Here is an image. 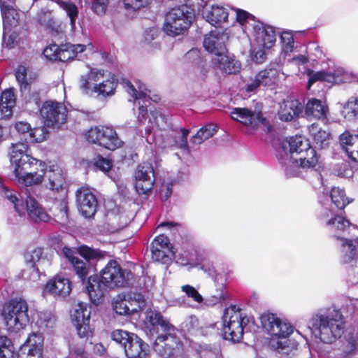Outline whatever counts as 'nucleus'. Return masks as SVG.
I'll return each instance as SVG.
<instances>
[{
  "instance_id": "obj_4",
  "label": "nucleus",
  "mask_w": 358,
  "mask_h": 358,
  "mask_svg": "<svg viewBox=\"0 0 358 358\" xmlns=\"http://www.w3.org/2000/svg\"><path fill=\"white\" fill-rule=\"evenodd\" d=\"M28 304L22 298H13L3 305L1 315L8 331L17 332L29 322Z\"/></svg>"
},
{
  "instance_id": "obj_32",
  "label": "nucleus",
  "mask_w": 358,
  "mask_h": 358,
  "mask_svg": "<svg viewBox=\"0 0 358 358\" xmlns=\"http://www.w3.org/2000/svg\"><path fill=\"white\" fill-rule=\"evenodd\" d=\"M16 156L14 157L15 169L14 173L20 182V179L27 176V173L29 171L31 167V164L35 162L36 158L33 157L30 155H21L19 159H16Z\"/></svg>"
},
{
  "instance_id": "obj_42",
  "label": "nucleus",
  "mask_w": 358,
  "mask_h": 358,
  "mask_svg": "<svg viewBox=\"0 0 358 358\" xmlns=\"http://www.w3.org/2000/svg\"><path fill=\"white\" fill-rule=\"evenodd\" d=\"M71 264L80 282L82 285H85L89 277L90 268L87 266L86 263L80 259L75 260V262Z\"/></svg>"
},
{
  "instance_id": "obj_28",
  "label": "nucleus",
  "mask_w": 358,
  "mask_h": 358,
  "mask_svg": "<svg viewBox=\"0 0 358 358\" xmlns=\"http://www.w3.org/2000/svg\"><path fill=\"white\" fill-rule=\"evenodd\" d=\"M340 144L348 153L349 157L358 162V135H352L345 131L341 134Z\"/></svg>"
},
{
  "instance_id": "obj_23",
  "label": "nucleus",
  "mask_w": 358,
  "mask_h": 358,
  "mask_svg": "<svg viewBox=\"0 0 358 358\" xmlns=\"http://www.w3.org/2000/svg\"><path fill=\"white\" fill-rule=\"evenodd\" d=\"M25 202L28 217L34 222H48L50 220V215L34 196L28 195Z\"/></svg>"
},
{
  "instance_id": "obj_57",
  "label": "nucleus",
  "mask_w": 358,
  "mask_h": 358,
  "mask_svg": "<svg viewBox=\"0 0 358 358\" xmlns=\"http://www.w3.org/2000/svg\"><path fill=\"white\" fill-rule=\"evenodd\" d=\"M181 290L185 293L187 297L191 298L195 302L200 303L203 300V296L199 294L197 289L192 285H182Z\"/></svg>"
},
{
  "instance_id": "obj_63",
  "label": "nucleus",
  "mask_w": 358,
  "mask_h": 358,
  "mask_svg": "<svg viewBox=\"0 0 358 358\" xmlns=\"http://www.w3.org/2000/svg\"><path fill=\"white\" fill-rule=\"evenodd\" d=\"M332 75L336 77L334 83H346L350 79L349 73L341 67H338Z\"/></svg>"
},
{
  "instance_id": "obj_46",
  "label": "nucleus",
  "mask_w": 358,
  "mask_h": 358,
  "mask_svg": "<svg viewBox=\"0 0 358 358\" xmlns=\"http://www.w3.org/2000/svg\"><path fill=\"white\" fill-rule=\"evenodd\" d=\"M15 1H0L2 16L8 21L16 20L18 17L17 9L13 7Z\"/></svg>"
},
{
  "instance_id": "obj_15",
  "label": "nucleus",
  "mask_w": 358,
  "mask_h": 358,
  "mask_svg": "<svg viewBox=\"0 0 358 358\" xmlns=\"http://www.w3.org/2000/svg\"><path fill=\"white\" fill-rule=\"evenodd\" d=\"M76 200L78 208L85 218L94 217L98 208L96 196L87 187H81L76 191Z\"/></svg>"
},
{
  "instance_id": "obj_19",
  "label": "nucleus",
  "mask_w": 358,
  "mask_h": 358,
  "mask_svg": "<svg viewBox=\"0 0 358 358\" xmlns=\"http://www.w3.org/2000/svg\"><path fill=\"white\" fill-rule=\"evenodd\" d=\"M255 39L258 45L264 49H270L275 43L276 34L274 27L260 22L253 26Z\"/></svg>"
},
{
  "instance_id": "obj_26",
  "label": "nucleus",
  "mask_w": 358,
  "mask_h": 358,
  "mask_svg": "<svg viewBox=\"0 0 358 358\" xmlns=\"http://www.w3.org/2000/svg\"><path fill=\"white\" fill-rule=\"evenodd\" d=\"M203 17L206 21L213 26L219 27L222 24L228 21V10L222 6L213 4L210 9L203 12Z\"/></svg>"
},
{
  "instance_id": "obj_53",
  "label": "nucleus",
  "mask_w": 358,
  "mask_h": 358,
  "mask_svg": "<svg viewBox=\"0 0 358 358\" xmlns=\"http://www.w3.org/2000/svg\"><path fill=\"white\" fill-rule=\"evenodd\" d=\"M75 58V54L73 52L71 44L66 43L59 45V50L57 52V61L66 62Z\"/></svg>"
},
{
  "instance_id": "obj_56",
  "label": "nucleus",
  "mask_w": 358,
  "mask_h": 358,
  "mask_svg": "<svg viewBox=\"0 0 358 358\" xmlns=\"http://www.w3.org/2000/svg\"><path fill=\"white\" fill-rule=\"evenodd\" d=\"M94 165L100 171L106 173L111 169L113 166V162L110 159L99 155L94 159Z\"/></svg>"
},
{
  "instance_id": "obj_1",
  "label": "nucleus",
  "mask_w": 358,
  "mask_h": 358,
  "mask_svg": "<svg viewBox=\"0 0 358 358\" xmlns=\"http://www.w3.org/2000/svg\"><path fill=\"white\" fill-rule=\"evenodd\" d=\"M343 321L341 313L333 308L321 310L315 318V337L321 341L330 343L343 332Z\"/></svg>"
},
{
  "instance_id": "obj_58",
  "label": "nucleus",
  "mask_w": 358,
  "mask_h": 358,
  "mask_svg": "<svg viewBox=\"0 0 358 358\" xmlns=\"http://www.w3.org/2000/svg\"><path fill=\"white\" fill-rule=\"evenodd\" d=\"M24 262L27 268L30 271L31 274L38 275L39 269L36 265V262L34 258L31 251H27L24 255Z\"/></svg>"
},
{
  "instance_id": "obj_61",
  "label": "nucleus",
  "mask_w": 358,
  "mask_h": 358,
  "mask_svg": "<svg viewBox=\"0 0 358 358\" xmlns=\"http://www.w3.org/2000/svg\"><path fill=\"white\" fill-rule=\"evenodd\" d=\"M336 79L335 76L331 73H328L324 71H318L315 73V82L324 81L329 83H334Z\"/></svg>"
},
{
  "instance_id": "obj_30",
  "label": "nucleus",
  "mask_w": 358,
  "mask_h": 358,
  "mask_svg": "<svg viewBox=\"0 0 358 358\" xmlns=\"http://www.w3.org/2000/svg\"><path fill=\"white\" fill-rule=\"evenodd\" d=\"M15 104V98L13 90L3 91L0 96V120L8 119L12 115Z\"/></svg>"
},
{
  "instance_id": "obj_48",
  "label": "nucleus",
  "mask_w": 358,
  "mask_h": 358,
  "mask_svg": "<svg viewBox=\"0 0 358 358\" xmlns=\"http://www.w3.org/2000/svg\"><path fill=\"white\" fill-rule=\"evenodd\" d=\"M45 170L36 171V173L31 175L24 176V178L20 179V183L24 186L38 185L43 182L45 178Z\"/></svg>"
},
{
  "instance_id": "obj_17",
  "label": "nucleus",
  "mask_w": 358,
  "mask_h": 358,
  "mask_svg": "<svg viewBox=\"0 0 358 358\" xmlns=\"http://www.w3.org/2000/svg\"><path fill=\"white\" fill-rule=\"evenodd\" d=\"M85 285L90 301L96 306L103 301L106 292L110 290L97 275H90Z\"/></svg>"
},
{
  "instance_id": "obj_52",
  "label": "nucleus",
  "mask_w": 358,
  "mask_h": 358,
  "mask_svg": "<svg viewBox=\"0 0 358 358\" xmlns=\"http://www.w3.org/2000/svg\"><path fill=\"white\" fill-rule=\"evenodd\" d=\"M126 297L118 295L113 301V308L114 311L120 315H129V308L127 305Z\"/></svg>"
},
{
  "instance_id": "obj_6",
  "label": "nucleus",
  "mask_w": 358,
  "mask_h": 358,
  "mask_svg": "<svg viewBox=\"0 0 358 358\" xmlns=\"http://www.w3.org/2000/svg\"><path fill=\"white\" fill-rule=\"evenodd\" d=\"M111 339L120 344L127 358H145L148 345L136 334L115 329L111 332Z\"/></svg>"
},
{
  "instance_id": "obj_51",
  "label": "nucleus",
  "mask_w": 358,
  "mask_h": 358,
  "mask_svg": "<svg viewBox=\"0 0 358 358\" xmlns=\"http://www.w3.org/2000/svg\"><path fill=\"white\" fill-rule=\"evenodd\" d=\"M27 69L23 65H19L15 70V76L20 86V90L26 91L29 90V83L27 80Z\"/></svg>"
},
{
  "instance_id": "obj_64",
  "label": "nucleus",
  "mask_w": 358,
  "mask_h": 358,
  "mask_svg": "<svg viewBox=\"0 0 358 358\" xmlns=\"http://www.w3.org/2000/svg\"><path fill=\"white\" fill-rule=\"evenodd\" d=\"M29 94L26 97L27 103H34L36 106H39L41 103V95L40 92L37 90H31V87H29V90H27Z\"/></svg>"
},
{
  "instance_id": "obj_31",
  "label": "nucleus",
  "mask_w": 358,
  "mask_h": 358,
  "mask_svg": "<svg viewBox=\"0 0 358 358\" xmlns=\"http://www.w3.org/2000/svg\"><path fill=\"white\" fill-rule=\"evenodd\" d=\"M330 116L326 101L315 99V129L320 126L327 127L329 124Z\"/></svg>"
},
{
  "instance_id": "obj_21",
  "label": "nucleus",
  "mask_w": 358,
  "mask_h": 358,
  "mask_svg": "<svg viewBox=\"0 0 358 358\" xmlns=\"http://www.w3.org/2000/svg\"><path fill=\"white\" fill-rule=\"evenodd\" d=\"M45 178L48 180L46 186L52 191H63L66 185V178L63 170L57 164L50 165L45 169Z\"/></svg>"
},
{
  "instance_id": "obj_8",
  "label": "nucleus",
  "mask_w": 358,
  "mask_h": 358,
  "mask_svg": "<svg viewBox=\"0 0 358 358\" xmlns=\"http://www.w3.org/2000/svg\"><path fill=\"white\" fill-rule=\"evenodd\" d=\"M85 136L89 143L112 151L122 147L124 144L111 126L99 125L91 127Z\"/></svg>"
},
{
  "instance_id": "obj_35",
  "label": "nucleus",
  "mask_w": 358,
  "mask_h": 358,
  "mask_svg": "<svg viewBox=\"0 0 358 358\" xmlns=\"http://www.w3.org/2000/svg\"><path fill=\"white\" fill-rule=\"evenodd\" d=\"M0 192L4 199L13 204L14 208L17 213L23 210V199L19 193L3 185L0 187Z\"/></svg>"
},
{
  "instance_id": "obj_44",
  "label": "nucleus",
  "mask_w": 358,
  "mask_h": 358,
  "mask_svg": "<svg viewBox=\"0 0 358 358\" xmlns=\"http://www.w3.org/2000/svg\"><path fill=\"white\" fill-rule=\"evenodd\" d=\"M155 245H157L155 243ZM175 252H170L164 250L151 247L152 259L155 262H161L162 264H169L171 262L172 258L174 257Z\"/></svg>"
},
{
  "instance_id": "obj_60",
  "label": "nucleus",
  "mask_w": 358,
  "mask_h": 358,
  "mask_svg": "<svg viewBox=\"0 0 358 358\" xmlns=\"http://www.w3.org/2000/svg\"><path fill=\"white\" fill-rule=\"evenodd\" d=\"M59 45L56 44H52L43 50V55L50 60L57 61V52H59Z\"/></svg>"
},
{
  "instance_id": "obj_47",
  "label": "nucleus",
  "mask_w": 358,
  "mask_h": 358,
  "mask_svg": "<svg viewBox=\"0 0 358 358\" xmlns=\"http://www.w3.org/2000/svg\"><path fill=\"white\" fill-rule=\"evenodd\" d=\"M117 84L109 79L105 80H100L97 85L96 94L102 95L103 96H110L114 94Z\"/></svg>"
},
{
  "instance_id": "obj_10",
  "label": "nucleus",
  "mask_w": 358,
  "mask_h": 358,
  "mask_svg": "<svg viewBox=\"0 0 358 358\" xmlns=\"http://www.w3.org/2000/svg\"><path fill=\"white\" fill-rule=\"evenodd\" d=\"M157 341L154 349L160 358L185 357L183 345L177 336H158Z\"/></svg>"
},
{
  "instance_id": "obj_12",
  "label": "nucleus",
  "mask_w": 358,
  "mask_h": 358,
  "mask_svg": "<svg viewBox=\"0 0 358 358\" xmlns=\"http://www.w3.org/2000/svg\"><path fill=\"white\" fill-rule=\"evenodd\" d=\"M68 110L62 103L55 101H45L40 114L47 127H54L66 122Z\"/></svg>"
},
{
  "instance_id": "obj_43",
  "label": "nucleus",
  "mask_w": 358,
  "mask_h": 358,
  "mask_svg": "<svg viewBox=\"0 0 358 358\" xmlns=\"http://www.w3.org/2000/svg\"><path fill=\"white\" fill-rule=\"evenodd\" d=\"M330 196L332 202L339 209L344 208L350 203L344 189L339 187L332 188Z\"/></svg>"
},
{
  "instance_id": "obj_50",
  "label": "nucleus",
  "mask_w": 358,
  "mask_h": 358,
  "mask_svg": "<svg viewBox=\"0 0 358 358\" xmlns=\"http://www.w3.org/2000/svg\"><path fill=\"white\" fill-rule=\"evenodd\" d=\"M282 50L285 54L290 53L294 50V40L292 31H283L280 35Z\"/></svg>"
},
{
  "instance_id": "obj_11",
  "label": "nucleus",
  "mask_w": 358,
  "mask_h": 358,
  "mask_svg": "<svg viewBox=\"0 0 358 358\" xmlns=\"http://www.w3.org/2000/svg\"><path fill=\"white\" fill-rule=\"evenodd\" d=\"M259 319L262 328L272 337L287 338L294 331L292 325L282 322L275 314L264 313Z\"/></svg>"
},
{
  "instance_id": "obj_62",
  "label": "nucleus",
  "mask_w": 358,
  "mask_h": 358,
  "mask_svg": "<svg viewBox=\"0 0 358 358\" xmlns=\"http://www.w3.org/2000/svg\"><path fill=\"white\" fill-rule=\"evenodd\" d=\"M227 292L224 285L222 283L219 285L216 293L212 296L213 303H217L225 301L227 298Z\"/></svg>"
},
{
  "instance_id": "obj_49",
  "label": "nucleus",
  "mask_w": 358,
  "mask_h": 358,
  "mask_svg": "<svg viewBox=\"0 0 358 358\" xmlns=\"http://www.w3.org/2000/svg\"><path fill=\"white\" fill-rule=\"evenodd\" d=\"M63 8L70 19V24L72 27H75L76 20L78 15L77 6L71 1H56Z\"/></svg>"
},
{
  "instance_id": "obj_55",
  "label": "nucleus",
  "mask_w": 358,
  "mask_h": 358,
  "mask_svg": "<svg viewBox=\"0 0 358 358\" xmlns=\"http://www.w3.org/2000/svg\"><path fill=\"white\" fill-rule=\"evenodd\" d=\"M155 243L157 245V248H158L159 249L170 252H174L173 250V247L171 244L169 238L164 234H159L153 239V241L151 243L152 248H155Z\"/></svg>"
},
{
  "instance_id": "obj_45",
  "label": "nucleus",
  "mask_w": 358,
  "mask_h": 358,
  "mask_svg": "<svg viewBox=\"0 0 358 358\" xmlns=\"http://www.w3.org/2000/svg\"><path fill=\"white\" fill-rule=\"evenodd\" d=\"M343 113L345 118L358 119V98L350 97L343 106Z\"/></svg>"
},
{
  "instance_id": "obj_16",
  "label": "nucleus",
  "mask_w": 358,
  "mask_h": 358,
  "mask_svg": "<svg viewBox=\"0 0 358 358\" xmlns=\"http://www.w3.org/2000/svg\"><path fill=\"white\" fill-rule=\"evenodd\" d=\"M43 336L39 333L30 334L20 348L16 358H43Z\"/></svg>"
},
{
  "instance_id": "obj_22",
  "label": "nucleus",
  "mask_w": 358,
  "mask_h": 358,
  "mask_svg": "<svg viewBox=\"0 0 358 358\" xmlns=\"http://www.w3.org/2000/svg\"><path fill=\"white\" fill-rule=\"evenodd\" d=\"M233 119L241 122L246 126L255 127L258 123L264 124L266 119L262 116L259 111L257 113L246 108H235L231 112Z\"/></svg>"
},
{
  "instance_id": "obj_40",
  "label": "nucleus",
  "mask_w": 358,
  "mask_h": 358,
  "mask_svg": "<svg viewBox=\"0 0 358 358\" xmlns=\"http://www.w3.org/2000/svg\"><path fill=\"white\" fill-rule=\"evenodd\" d=\"M127 305L129 308V315L136 313L143 310L145 306V300L143 295L140 293H134L132 296L126 298Z\"/></svg>"
},
{
  "instance_id": "obj_36",
  "label": "nucleus",
  "mask_w": 358,
  "mask_h": 358,
  "mask_svg": "<svg viewBox=\"0 0 358 358\" xmlns=\"http://www.w3.org/2000/svg\"><path fill=\"white\" fill-rule=\"evenodd\" d=\"M327 225L329 230L334 234V238L338 234L344 232L350 225V222L341 215H336L329 219Z\"/></svg>"
},
{
  "instance_id": "obj_7",
  "label": "nucleus",
  "mask_w": 358,
  "mask_h": 358,
  "mask_svg": "<svg viewBox=\"0 0 358 358\" xmlns=\"http://www.w3.org/2000/svg\"><path fill=\"white\" fill-rule=\"evenodd\" d=\"M224 326L222 330L223 338L234 343L241 342L244 334V329L249 323V318L240 309L233 308L226 310L223 316Z\"/></svg>"
},
{
  "instance_id": "obj_41",
  "label": "nucleus",
  "mask_w": 358,
  "mask_h": 358,
  "mask_svg": "<svg viewBox=\"0 0 358 358\" xmlns=\"http://www.w3.org/2000/svg\"><path fill=\"white\" fill-rule=\"evenodd\" d=\"M78 253L87 262L104 257V252L99 249H93L86 245L79 246Z\"/></svg>"
},
{
  "instance_id": "obj_39",
  "label": "nucleus",
  "mask_w": 358,
  "mask_h": 358,
  "mask_svg": "<svg viewBox=\"0 0 358 358\" xmlns=\"http://www.w3.org/2000/svg\"><path fill=\"white\" fill-rule=\"evenodd\" d=\"M13 344L6 336H0V358H16Z\"/></svg>"
},
{
  "instance_id": "obj_3",
  "label": "nucleus",
  "mask_w": 358,
  "mask_h": 358,
  "mask_svg": "<svg viewBox=\"0 0 358 358\" xmlns=\"http://www.w3.org/2000/svg\"><path fill=\"white\" fill-rule=\"evenodd\" d=\"M278 152H282L294 163L300 162L302 168L312 166L313 159V148L308 139L302 136H292L284 140Z\"/></svg>"
},
{
  "instance_id": "obj_5",
  "label": "nucleus",
  "mask_w": 358,
  "mask_h": 358,
  "mask_svg": "<svg viewBox=\"0 0 358 358\" xmlns=\"http://www.w3.org/2000/svg\"><path fill=\"white\" fill-rule=\"evenodd\" d=\"M99 277L112 290L129 287L132 285L134 275L129 269L122 268L116 260L110 259L100 271Z\"/></svg>"
},
{
  "instance_id": "obj_24",
  "label": "nucleus",
  "mask_w": 358,
  "mask_h": 358,
  "mask_svg": "<svg viewBox=\"0 0 358 358\" xmlns=\"http://www.w3.org/2000/svg\"><path fill=\"white\" fill-rule=\"evenodd\" d=\"M212 62L215 69L227 74H235L241 69V63L234 57H229L227 53H222L218 57H214Z\"/></svg>"
},
{
  "instance_id": "obj_34",
  "label": "nucleus",
  "mask_w": 358,
  "mask_h": 358,
  "mask_svg": "<svg viewBox=\"0 0 358 358\" xmlns=\"http://www.w3.org/2000/svg\"><path fill=\"white\" fill-rule=\"evenodd\" d=\"M315 132V148L324 149L329 146L331 139V135L329 129V125L327 127L320 126Z\"/></svg>"
},
{
  "instance_id": "obj_9",
  "label": "nucleus",
  "mask_w": 358,
  "mask_h": 358,
  "mask_svg": "<svg viewBox=\"0 0 358 358\" xmlns=\"http://www.w3.org/2000/svg\"><path fill=\"white\" fill-rule=\"evenodd\" d=\"M300 115L307 117L313 115V98L308 99L304 112L303 105L298 99L289 98L280 103L278 115L282 121L290 122Z\"/></svg>"
},
{
  "instance_id": "obj_54",
  "label": "nucleus",
  "mask_w": 358,
  "mask_h": 358,
  "mask_svg": "<svg viewBox=\"0 0 358 358\" xmlns=\"http://www.w3.org/2000/svg\"><path fill=\"white\" fill-rule=\"evenodd\" d=\"M29 144L25 142H18L13 143L10 147V162L14 163L13 156H16V159H19L21 155H28L27 153L29 149Z\"/></svg>"
},
{
  "instance_id": "obj_38",
  "label": "nucleus",
  "mask_w": 358,
  "mask_h": 358,
  "mask_svg": "<svg viewBox=\"0 0 358 358\" xmlns=\"http://www.w3.org/2000/svg\"><path fill=\"white\" fill-rule=\"evenodd\" d=\"M43 128L34 127L29 129V131L20 136V140L28 144L41 143L45 139Z\"/></svg>"
},
{
  "instance_id": "obj_18",
  "label": "nucleus",
  "mask_w": 358,
  "mask_h": 358,
  "mask_svg": "<svg viewBox=\"0 0 358 358\" xmlns=\"http://www.w3.org/2000/svg\"><path fill=\"white\" fill-rule=\"evenodd\" d=\"M336 245L339 252V261L342 264H351L358 255L356 240L336 236Z\"/></svg>"
},
{
  "instance_id": "obj_13",
  "label": "nucleus",
  "mask_w": 358,
  "mask_h": 358,
  "mask_svg": "<svg viewBox=\"0 0 358 358\" xmlns=\"http://www.w3.org/2000/svg\"><path fill=\"white\" fill-rule=\"evenodd\" d=\"M155 171L152 164L143 162L138 164L134 173L135 188L138 194L150 192L155 184Z\"/></svg>"
},
{
  "instance_id": "obj_37",
  "label": "nucleus",
  "mask_w": 358,
  "mask_h": 358,
  "mask_svg": "<svg viewBox=\"0 0 358 358\" xmlns=\"http://www.w3.org/2000/svg\"><path fill=\"white\" fill-rule=\"evenodd\" d=\"M217 126L213 124H208L202 127L196 134L191 138V142L194 144H201L206 140L212 137L217 132Z\"/></svg>"
},
{
  "instance_id": "obj_2",
  "label": "nucleus",
  "mask_w": 358,
  "mask_h": 358,
  "mask_svg": "<svg viewBox=\"0 0 358 358\" xmlns=\"http://www.w3.org/2000/svg\"><path fill=\"white\" fill-rule=\"evenodd\" d=\"M195 18V10L186 3L171 8L165 14L164 31L170 36L184 34Z\"/></svg>"
},
{
  "instance_id": "obj_25",
  "label": "nucleus",
  "mask_w": 358,
  "mask_h": 358,
  "mask_svg": "<svg viewBox=\"0 0 358 358\" xmlns=\"http://www.w3.org/2000/svg\"><path fill=\"white\" fill-rule=\"evenodd\" d=\"M104 76L103 71L96 70L94 69H90V72L80 78V88L86 93H96L97 85L101 80H103Z\"/></svg>"
},
{
  "instance_id": "obj_33",
  "label": "nucleus",
  "mask_w": 358,
  "mask_h": 358,
  "mask_svg": "<svg viewBox=\"0 0 358 358\" xmlns=\"http://www.w3.org/2000/svg\"><path fill=\"white\" fill-rule=\"evenodd\" d=\"M257 75L263 86H272L278 82L279 71L274 65L269 64Z\"/></svg>"
},
{
  "instance_id": "obj_14",
  "label": "nucleus",
  "mask_w": 358,
  "mask_h": 358,
  "mask_svg": "<svg viewBox=\"0 0 358 358\" xmlns=\"http://www.w3.org/2000/svg\"><path fill=\"white\" fill-rule=\"evenodd\" d=\"M91 310L87 303L79 302L71 313L72 321L75 323L78 336L80 338L92 337L93 331L90 328Z\"/></svg>"
},
{
  "instance_id": "obj_27",
  "label": "nucleus",
  "mask_w": 358,
  "mask_h": 358,
  "mask_svg": "<svg viewBox=\"0 0 358 358\" xmlns=\"http://www.w3.org/2000/svg\"><path fill=\"white\" fill-rule=\"evenodd\" d=\"M45 289L54 295L64 297L71 293L72 283L68 278L55 277L46 283Z\"/></svg>"
},
{
  "instance_id": "obj_59",
  "label": "nucleus",
  "mask_w": 358,
  "mask_h": 358,
  "mask_svg": "<svg viewBox=\"0 0 358 358\" xmlns=\"http://www.w3.org/2000/svg\"><path fill=\"white\" fill-rule=\"evenodd\" d=\"M357 347V336L354 335L346 338L343 343L342 349L345 354H350L355 351Z\"/></svg>"
},
{
  "instance_id": "obj_29",
  "label": "nucleus",
  "mask_w": 358,
  "mask_h": 358,
  "mask_svg": "<svg viewBox=\"0 0 358 358\" xmlns=\"http://www.w3.org/2000/svg\"><path fill=\"white\" fill-rule=\"evenodd\" d=\"M149 322L153 327H160L162 333L159 336L167 337L176 336V328L165 320L160 312H152L149 316Z\"/></svg>"
},
{
  "instance_id": "obj_20",
  "label": "nucleus",
  "mask_w": 358,
  "mask_h": 358,
  "mask_svg": "<svg viewBox=\"0 0 358 358\" xmlns=\"http://www.w3.org/2000/svg\"><path fill=\"white\" fill-rule=\"evenodd\" d=\"M203 43L206 50L215 55L214 57H218L222 53H228L222 32L211 31L204 36Z\"/></svg>"
}]
</instances>
